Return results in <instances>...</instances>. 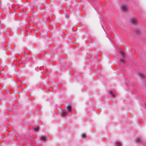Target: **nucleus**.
I'll list each match as a JSON object with an SVG mask.
<instances>
[{
    "label": "nucleus",
    "instance_id": "obj_10",
    "mask_svg": "<svg viewBox=\"0 0 146 146\" xmlns=\"http://www.w3.org/2000/svg\"><path fill=\"white\" fill-rule=\"evenodd\" d=\"M140 76L141 77L143 78L144 76V75L143 74H140Z\"/></svg>",
    "mask_w": 146,
    "mask_h": 146
},
{
    "label": "nucleus",
    "instance_id": "obj_1",
    "mask_svg": "<svg viewBox=\"0 0 146 146\" xmlns=\"http://www.w3.org/2000/svg\"><path fill=\"white\" fill-rule=\"evenodd\" d=\"M131 22L132 24L134 25H137L138 23L137 19L135 17H133L131 18Z\"/></svg>",
    "mask_w": 146,
    "mask_h": 146
},
{
    "label": "nucleus",
    "instance_id": "obj_5",
    "mask_svg": "<svg viewBox=\"0 0 146 146\" xmlns=\"http://www.w3.org/2000/svg\"><path fill=\"white\" fill-rule=\"evenodd\" d=\"M71 108H72V107L70 106H69L68 107V110L70 112L71 111Z\"/></svg>",
    "mask_w": 146,
    "mask_h": 146
},
{
    "label": "nucleus",
    "instance_id": "obj_2",
    "mask_svg": "<svg viewBox=\"0 0 146 146\" xmlns=\"http://www.w3.org/2000/svg\"><path fill=\"white\" fill-rule=\"evenodd\" d=\"M122 8L124 12H125L128 9V7L125 5H123L122 6Z\"/></svg>",
    "mask_w": 146,
    "mask_h": 146
},
{
    "label": "nucleus",
    "instance_id": "obj_6",
    "mask_svg": "<svg viewBox=\"0 0 146 146\" xmlns=\"http://www.w3.org/2000/svg\"><path fill=\"white\" fill-rule=\"evenodd\" d=\"M121 55H122V56H123L122 57L123 58L125 56V54L124 52L123 51H121Z\"/></svg>",
    "mask_w": 146,
    "mask_h": 146
},
{
    "label": "nucleus",
    "instance_id": "obj_11",
    "mask_svg": "<svg viewBox=\"0 0 146 146\" xmlns=\"http://www.w3.org/2000/svg\"><path fill=\"white\" fill-rule=\"evenodd\" d=\"M110 94L111 95V96H113V97H114V94H113V92H110Z\"/></svg>",
    "mask_w": 146,
    "mask_h": 146
},
{
    "label": "nucleus",
    "instance_id": "obj_15",
    "mask_svg": "<svg viewBox=\"0 0 146 146\" xmlns=\"http://www.w3.org/2000/svg\"><path fill=\"white\" fill-rule=\"evenodd\" d=\"M145 106H146V104L145 105Z\"/></svg>",
    "mask_w": 146,
    "mask_h": 146
},
{
    "label": "nucleus",
    "instance_id": "obj_7",
    "mask_svg": "<svg viewBox=\"0 0 146 146\" xmlns=\"http://www.w3.org/2000/svg\"><path fill=\"white\" fill-rule=\"evenodd\" d=\"M82 136L83 138H85L86 137V135L84 133H83L82 135Z\"/></svg>",
    "mask_w": 146,
    "mask_h": 146
},
{
    "label": "nucleus",
    "instance_id": "obj_3",
    "mask_svg": "<svg viewBox=\"0 0 146 146\" xmlns=\"http://www.w3.org/2000/svg\"><path fill=\"white\" fill-rule=\"evenodd\" d=\"M41 140L43 141H44L46 139V137L45 136H42L41 137Z\"/></svg>",
    "mask_w": 146,
    "mask_h": 146
},
{
    "label": "nucleus",
    "instance_id": "obj_4",
    "mask_svg": "<svg viewBox=\"0 0 146 146\" xmlns=\"http://www.w3.org/2000/svg\"><path fill=\"white\" fill-rule=\"evenodd\" d=\"M67 114V112L66 111H65V112L63 113H62L61 116L62 117H64V116L66 115Z\"/></svg>",
    "mask_w": 146,
    "mask_h": 146
},
{
    "label": "nucleus",
    "instance_id": "obj_14",
    "mask_svg": "<svg viewBox=\"0 0 146 146\" xmlns=\"http://www.w3.org/2000/svg\"><path fill=\"white\" fill-rule=\"evenodd\" d=\"M66 109H64L63 111H66Z\"/></svg>",
    "mask_w": 146,
    "mask_h": 146
},
{
    "label": "nucleus",
    "instance_id": "obj_12",
    "mask_svg": "<svg viewBox=\"0 0 146 146\" xmlns=\"http://www.w3.org/2000/svg\"><path fill=\"white\" fill-rule=\"evenodd\" d=\"M120 62H121V63H123V64H124V61L122 60V59H120Z\"/></svg>",
    "mask_w": 146,
    "mask_h": 146
},
{
    "label": "nucleus",
    "instance_id": "obj_8",
    "mask_svg": "<svg viewBox=\"0 0 146 146\" xmlns=\"http://www.w3.org/2000/svg\"><path fill=\"white\" fill-rule=\"evenodd\" d=\"M116 144L117 146H120L121 145L120 143L119 142H117Z\"/></svg>",
    "mask_w": 146,
    "mask_h": 146
},
{
    "label": "nucleus",
    "instance_id": "obj_13",
    "mask_svg": "<svg viewBox=\"0 0 146 146\" xmlns=\"http://www.w3.org/2000/svg\"><path fill=\"white\" fill-rule=\"evenodd\" d=\"M39 129V127H37L35 128V131H37Z\"/></svg>",
    "mask_w": 146,
    "mask_h": 146
},
{
    "label": "nucleus",
    "instance_id": "obj_9",
    "mask_svg": "<svg viewBox=\"0 0 146 146\" xmlns=\"http://www.w3.org/2000/svg\"><path fill=\"white\" fill-rule=\"evenodd\" d=\"M137 140L138 141L139 143H140L142 141V140L139 138H138Z\"/></svg>",
    "mask_w": 146,
    "mask_h": 146
}]
</instances>
